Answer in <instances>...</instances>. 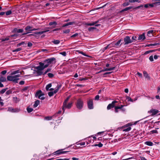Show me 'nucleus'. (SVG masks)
<instances>
[{
	"label": "nucleus",
	"instance_id": "b1692460",
	"mask_svg": "<svg viewBox=\"0 0 160 160\" xmlns=\"http://www.w3.org/2000/svg\"><path fill=\"white\" fill-rule=\"evenodd\" d=\"M133 8L132 6L129 7L127 8H125L122 9L121 11V12H122L124 11H127L131 9L132 8Z\"/></svg>",
	"mask_w": 160,
	"mask_h": 160
},
{
	"label": "nucleus",
	"instance_id": "9b49d317",
	"mask_svg": "<svg viewBox=\"0 0 160 160\" xmlns=\"http://www.w3.org/2000/svg\"><path fill=\"white\" fill-rule=\"evenodd\" d=\"M8 111L12 112H18L20 111V109L18 108H13L12 107H9Z\"/></svg>",
	"mask_w": 160,
	"mask_h": 160
},
{
	"label": "nucleus",
	"instance_id": "393cba45",
	"mask_svg": "<svg viewBox=\"0 0 160 160\" xmlns=\"http://www.w3.org/2000/svg\"><path fill=\"white\" fill-rule=\"evenodd\" d=\"M61 85H58L57 86V88L53 92L55 94L56 93L58 92L59 89L61 88Z\"/></svg>",
	"mask_w": 160,
	"mask_h": 160
},
{
	"label": "nucleus",
	"instance_id": "6e6552de",
	"mask_svg": "<svg viewBox=\"0 0 160 160\" xmlns=\"http://www.w3.org/2000/svg\"><path fill=\"white\" fill-rule=\"evenodd\" d=\"M87 104L88 108L90 109L93 108V102L92 99H89L87 101Z\"/></svg>",
	"mask_w": 160,
	"mask_h": 160
},
{
	"label": "nucleus",
	"instance_id": "dca6fc26",
	"mask_svg": "<svg viewBox=\"0 0 160 160\" xmlns=\"http://www.w3.org/2000/svg\"><path fill=\"white\" fill-rule=\"evenodd\" d=\"M112 44H109L106 47L101 49L100 51V52H103L106 50L108 48H112V46H111Z\"/></svg>",
	"mask_w": 160,
	"mask_h": 160
},
{
	"label": "nucleus",
	"instance_id": "bb28decb",
	"mask_svg": "<svg viewBox=\"0 0 160 160\" xmlns=\"http://www.w3.org/2000/svg\"><path fill=\"white\" fill-rule=\"evenodd\" d=\"M6 81V78L5 77L1 76L0 77V82H4Z\"/></svg>",
	"mask_w": 160,
	"mask_h": 160
},
{
	"label": "nucleus",
	"instance_id": "a211bd4d",
	"mask_svg": "<svg viewBox=\"0 0 160 160\" xmlns=\"http://www.w3.org/2000/svg\"><path fill=\"white\" fill-rule=\"evenodd\" d=\"M131 125L130 123H128L126 124L125 126V127H128L127 128L124 129L123 130V131L124 132H128L130 131L131 130V128L130 127H129V126Z\"/></svg>",
	"mask_w": 160,
	"mask_h": 160
},
{
	"label": "nucleus",
	"instance_id": "6e6d98bb",
	"mask_svg": "<svg viewBox=\"0 0 160 160\" xmlns=\"http://www.w3.org/2000/svg\"><path fill=\"white\" fill-rule=\"evenodd\" d=\"M154 4H155V3H153L148 4L149 7L152 8L154 7Z\"/></svg>",
	"mask_w": 160,
	"mask_h": 160
},
{
	"label": "nucleus",
	"instance_id": "7ed1b4c3",
	"mask_svg": "<svg viewBox=\"0 0 160 160\" xmlns=\"http://www.w3.org/2000/svg\"><path fill=\"white\" fill-rule=\"evenodd\" d=\"M69 99V98H67L64 101L63 103L62 110L63 112H64L65 108H70L72 107V103H69L67 104V102H68Z\"/></svg>",
	"mask_w": 160,
	"mask_h": 160
},
{
	"label": "nucleus",
	"instance_id": "f03ea898",
	"mask_svg": "<svg viewBox=\"0 0 160 160\" xmlns=\"http://www.w3.org/2000/svg\"><path fill=\"white\" fill-rule=\"evenodd\" d=\"M20 74H18L14 76H8L7 77L8 80L11 81L17 82L19 80V77H20Z\"/></svg>",
	"mask_w": 160,
	"mask_h": 160
},
{
	"label": "nucleus",
	"instance_id": "37998d69",
	"mask_svg": "<svg viewBox=\"0 0 160 160\" xmlns=\"http://www.w3.org/2000/svg\"><path fill=\"white\" fill-rule=\"evenodd\" d=\"M130 2H140L139 0H129Z\"/></svg>",
	"mask_w": 160,
	"mask_h": 160
},
{
	"label": "nucleus",
	"instance_id": "4be33fe9",
	"mask_svg": "<svg viewBox=\"0 0 160 160\" xmlns=\"http://www.w3.org/2000/svg\"><path fill=\"white\" fill-rule=\"evenodd\" d=\"M144 144L145 145L149 146H152L153 145V143L150 141H146L144 142Z\"/></svg>",
	"mask_w": 160,
	"mask_h": 160
},
{
	"label": "nucleus",
	"instance_id": "1a4fd4ad",
	"mask_svg": "<svg viewBox=\"0 0 160 160\" xmlns=\"http://www.w3.org/2000/svg\"><path fill=\"white\" fill-rule=\"evenodd\" d=\"M159 112V111L158 110L153 109H152L148 112L151 114V115L152 116L156 115Z\"/></svg>",
	"mask_w": 160,
	"mask_h": 160
},
{
	"label": "nucleus",
	"instance_id": "a19ab883",
	"mask_svg": "<svg viewBox=\"0 0 160 160\" xmlns=\"http://www.w3.org/2000/svg\"><path fill=\"white\" fill-rule=\"evenodd\" d=\"M6 89L7 88L2 89L1 91H0V93L1 94L4 93L6 91Z\"/></svg>",
	"mask_w": 160,
	"mask_h": 160
},
{
	"label": "nucleus",
	"instance_id": "09e8293b",
	"mask_svg": "<svg viewBox=\"0 0 160 160\" xmlns=\"http://www.w3.org/2000/svg\"><path fill=\"white\" fill-rule=\"evenodd\" d=\"M78 33H76L75 34L72 35L71 36V37L72 38H75V37H77V36H78Z\"/></svg>",
	"mask_w": 160,
	"mask_h": 160
},
{
	"label": "nucleus",
	"instance_id": "8fccbe9b",
	"mask_svg": "<svg viewBox=\"0 0 160 160\" xmlns=\"http://www.w3.org/2000/svg\"><path fill=\"white\" fill-rule=\"evenodd\" d=\"M129 2H127L124 3L122 5H123V6L125 7V6H128V5H129Z\"/></svg>",
	"mask_w": 160,
	"mask_h": 160
},
{
	"label": "nucleus",
	"instance_id": "680f3d73",
	"mask_svg": "<svg viewBox=\"0 0 160 160\" xmlns=\"http://www.w3.org/2000/svg\"><path fill=\"white\" fill-rule=\"evenodd\" d=\"M55 160H69V158H58L56 159Z\"/></svg>",
	"mask_w": 160,
	"mask_h": 160
},
{
	"label": "nucleus",
	"instance_id": "e2e57ef3",
	"mask_svg": "<svg viewBox=\"0 0 160 160\" xmlns=\"http://www.w3.org/2000/svg\"><path fill=\"white\" fill-rule=\"evenodd\" d=\"M137 38V37L136 36H133L132 38V40H133V42L134 40H135Z\"/></svg>",
	"mask_w": 160,
	"mask_h": 160
},
{
	"label": "nucleus",
	"instance_id": "58836bf2",
	"mask_svg": "<svg viewBox=\"0 0 160 160\" xmlns=\"http://www.w3.org/2000/svg\"><path fill=\"white\" fill-rule=\"evenodd\" d=\"M28 112L29 113L31 112L33 110V109L31 108H27V109Z\"/></svg>",
	"mask_w": 160,
	"mask_h": 160
},
{
	"label": "nucleus",
	"instance_id": "3c124183",
	"mask_svg": "<svg viewBox=\"0 0 160 160\" xmlns=\"http://www.w3.org/2000/svg\"><path fill=\"white\" fill-rule=\"evenodd\" d=\"M48 76L49 78H50L53 77L54 76L53 75L52 73H48Z\"/></svg>",
	"mask_w": 160,
	"mask_h": 160
},
{
	"label": "nucleus",
	"instance_id": "79ce46f5",
	"mask_svg": "<svg viewBox=\"0 0 160 160\" xmlns=\"http://www.w3.org/2000/svg\"><path fill=\"white\" fill-rule=\"evenodd\" d=\"M103 146V145L102 143H98V144H95L94 146H98L99 147H101L102 146Z\"/></svg>",
	"mask_w": 160,
	"mask_h": 160
},
{
	"label": "nucleus",
	"instance_id": "6ab92c4d",
	"mask_svg": "<svg viewBox=\"0 0 160 160\" xmlns=\"http://www.w3.org/2000/svg\"><path fill=\"white\" fill-rule=\"evenodd\" d=\"M115 68V67L110 68H104V69L103 70H102L101 71L99 72H104L105 71H110L111 70H114V68Z\"/></svg>",
	"mask_w": 160,
	"mask_h": 160
},
{
	"label": "nucleus",
	"instance_id": "72a5a7b5",
	"mask_svg": "<svg viewBox=\"0 0 160 160\" xmlns=\"http://www.w3.org/2000/svg\"><path fill=\"white\" fill-rule=\"evenodd\" d=\"M12 11L11 10H8L5 12L6 15L8 16L10 15L12 13Z\"/></svg>",
	"mask_w": 160,
	"mask_h": 160
},
{
	"label": "nucleus",
	"instance_id": "de8ad7c7",
	"mask_svg": "<svg viewBox=\"0 0 160 160\" xmlns=\"http://www.w3.org/2000/svg\"><path fill=\"white\" fill-rule=\"evenodd\" d=\"M159 43H154L153 44H150L148 45V46H155L158 45H159Z\"/></svg>",
	"mask_w": 160,
	"mask_h": 160
},
{
	"label": "nucleus",
	"instance_id": "2f4dec72",
	"mask_svg": "<svg viewBox=\"0 0 160 160\" xmlns=\"http://www.w3.org/2000/svg\"><path fill=\"white\" fill-rule=\"evenodd\" d=\"M78 52H79V53L82 54V55H83L84 56H86V57H91L90 56L88 55L87 54H86L84 53L83 52H82V51H78Z\"/></svg>",
	"mask_w": 160,
	"mask_h": 160
},
{
	"label": "nucleus",
	"instance_id": "ddd939ff",
	"mask_svg": "<svg viewBox=\"0 0 160 160\" xmlns=\"http://www.w3.org/2000/svg\"><path fill=\"white\" fill-rule=\"evenodd\" d=\"M67 152H68V151H62L61 150H58L57 151H56L54 153H53L54 155L57 154V155H60L61 154H64L65 153Z\"/></svg>",
	"mask_w": 160,
	"mask_h": 160
},
{
	"label": "nucleus",
	"instance_id": "603ef678",
	"mask_svg": "<svg viewBox=\"0 0 160 160\" xmlns=\"http://www.w3.org/2000/svg\"><path fill=\"white\" fill-rule=\"evenodd\" d=\"M12 93V91L10 90H9L7 91L6 92V94L8 95Z\"/></svg>",
	"mask_w": 160,
	"mask_h": 160
},
{
	"label": "nucleus",
	"instance_id": "f257e3e1",
	"mask_svg": "<svg viewBox=\"0 0 160 160\" xmlns=\"http://www.w3.org/2000/svg\"><path fill=\"white\" fill-rule=\"evenodd\" d=\"M39 66L36 67L35 68V69L36 70V72L38 75L39 76L43 74V72L42 71L44 68L48 67V64H45L44 63L42 62H39Z\"/></svg>",
	"mask_w": 160,
	"mask_h": 160
},
{
	"label": "nucleus",
	"instance_id": "f8f14e48",
	"mask_svg": "<svg viewBox=\"0 0 160 160\" xmlns=\"http://www.w3.org/2000/svg\"><path fill=\"white\" fill-rule=\"evenodd\" d=\"M117 102V101H112L111 103H110L108 105L107 107V109L108 110H109L111 108L115 107L114 106L115 105V104Z\"/></svg>",
	"mask_w": 160,
	"mask_h": 160
},
{
	"label": "nucleus",
	"instance_id": "13d9d810",
	"mask_svg": "<svg viewBox=\"0 0 160 160\" xmlns=\"http://www.w3.org/2000/svg\"><path fill=\"white\" fill-rule=\"evenodd\" d=\"M149 59L151 62L153 61V57L152 55H151L150 56L149 58Z\"/></svg>",
	"mask_w": 160,
	"mask_h": 160
},
{
	"label": "nucleus",
	"instance_id": "bf43d9fd",
	"mask_svg": "<svg viewBox=\"0 0 160 160\" xmlns=\"http://www.w3.org/2000/svg\"><path fill=\"white\" fill-rule=\"evenodd\" d=\"M99 96L98 95H96L95 98V100H99Z\"/></svg>",
	"mask_w": 160,
	"mask_h": 160
},
{
	"label": "nucleus",
	"instance_id": "20e7f679",
	"mask_svg": "<svg viewBox=\"0 0 160 160\" xmlns=\"http://www.w3.org/2000/svg\"><path fill=\"white\" fill-rule=\"evenodd\" d=\"M44 94L42 93L41 90L37 91L35 94V96L38 98L39 99L43 100L45 99V97L43 96Z\"/></svg>",
	"mask_w": 160,
	"mask_h": 160
},
{
	"label": "nucleus",
	"instance_id": "cd10ccee",
	"mask_svg": "<svg viewBox=\"0 0 160 160\" xmlns=\"http://www.w3.org/2000/svg\"><path fill=\"white\" fill-rule=\"evenodd\" d=\"M53 118V117L52 116H47L44 118V120H50Z\"/></svg>",
	"mask_w": 160,
	"mask_h": 160
},
{
	"label": "nucleus",
	"instance_id": "5701e85b",
	"mask_svg": "<svg viewBox=\"0 0 160 160\" xmlns=\"http://www.w3.org/2000/svg\"><path fill=\"white\" fill-rule=\"evenodd\" d=\"M14 31L17 33H21L23 31V29H17L15 28L14 29Z\"/></svg>",
	"mask_w": 160,
	"mask_h": 160
},
{
	"label": "nucleus",
	"instance_id": "c85d7f7f",
	"mask_svg": "<svg viewBox=\"0 0 160 160\" xmlns=\"http://www.w3.org/2000/svg\"><path fill=\"white\" fill-rule=\"evenodd\" d=\"M52 42L55 44H58L60 42V41L58 40H54Z\"/></svg>",
	"mask_w": 160,
	"mask_h": 160
},
{
	"label": "nucleus",
	"instance_id": "4d7b16f0",
	"mask_svg": "<svg viewBox=\"0 0 160 160\" xmlns=\"http://www.w3.org/2000/svg\"><path fill=\"white\" fill-rule=\"evenodd\" d=\"M51 69H50L48 68V69L47 70H46L45 72L43 73V75H45L48 72L50 71Z\"/></svg>",
	"mask_w": 160,
	"mask_h": 160
},
{
	"label": "nucleus",
	"instance_id": "423d86ee",
	"mask_svg": "<svg viewBox=\"0 0 160 160\" xmlns=\"http://www.w3.org/2000/svg\"><path fill=\"white\" fill-rule=\"evenodd\" d=\"M55 60V58H51L45 60L43 63H44L45 64H48V66L50 64L52 63V62Z\"/></svg>",
	"mask_w": 160,
	"mask_h": 160
},
{
	"label": "nucleus",
	"instance_id": "a878e982",
	"mask_svg": "<svg viewBox=\"0 0 160 160\" xmlns=\"http://www.w3.org/2000/svg\"><path fill=\"white\" fill-rule=\"evenodd\" d=\"M39 103V101L38 100H37L34 103L33 105V107L34 108L37 107Z\"/></svg>",
	"mask_w": 160,
	"mask_h": 160
},
{
	"label": "nucleus",
	"instance_id": "a18cd8bd",
	"mask_svg": "<svg viewBox=\"0 0 160 160\" xmlns=\"http://www.w3.org/2000/svg\"><path fill=\"white\" fill-rule=\"evenodd\" d=\"M96 29V28L94 27H90L89 28H88V30L89 31H92V30H93L94 29Z\"/></svg>",
	"mask_w": 160,
	"mask_h": 160
},
{
	"label": "nucleus",
	"instance_id": "5fc2aeb1",
	"mask_svg": "<svg viewBox=\"0 0 160 160\" xmlns=\"http://www.w3.org/2000/svg\"><path fill=\"white\" fill-rule=\"evenodd\" d=\"M153 51H152V50H149V51H146L145 53H144V54L145 55H146V54H148L149 53H150V52H152Z\"/></svg>",
	"mask_w": 160,
	"mask_h": 160
},
{
	"label": "nucleus",
	"instance_id": "7c9ffc66",
	"mask_svg": "<svg viewBox=\"0 0 160 160\" xmlns=\"http://www.w3.org/2000/svg\"><path fill=\"white\" fill-rule=\"evenodd\" d=\"M52 87V84L51 83H49L48 84L46 87V89L47 91H48L49 90V88H51Z\"/></svg>",
	"mask_w": 160,
	"mask_h": 160
},
{
	"label": "nucleus",
	"instance_id": "4468645a",
	"mask_svg": "<svg viewBox=\"0 0 160 160\" xmlns=\"http://www.w3.org/2000/svg\"><path fill=\"white\" fill-rule=\"evenodd\" d=\"M145 39V37L144 33H142V34L139 35L138 38V40H140L141 41H143Z\"/></svg>",
	"mask_w": 160,
	"mask_h": 160
},
{
	"label": "nucleus",
	"instance_id": "c9c22d12",
	"mask_svg": "<svg viewBox=\"0 0 160 160\" xmlns=\"http://www.w3.org/2000/svg\"><path fill=\"white\" fill-rule=\"evenodd\" d=\"M22 48H19L13 50V52H18L22 50Z\"/></svg>",
	"mask_w": 160,
	"mask_h": 160
},
{
	"label": "nucleus",
	"instance_id": "338daca9",
	"mask_svg": "<svg viewBox=\"0 0 160 160\" xmlns=\"http://www.w3.org/2000/svg\"><path fill=\"white\" fill-rule=\"evenodd\" d=\"M24 81H21L19 83V84L21 85H23L24 84Z\"/></svg>",
	"mask_w": 160,
	"mask_h": 160
},
{
	"label": "nucleus",
	"instance_id": "864d4df0",
	"mask_svg": "<svg viewBox=\"0 0 160 160\" xmlns=\"http://www.w3.org/2000/svg\"><path fill=\"white\" fill-rule=\"evenodd\" d=\"M60 53V54L63 55V56H66L67 54L66 52H61Z\"/></svg>",
	"mask_w": 160,
	"mask_h": 160
},
{
	"label": "nucleus",
	"instance_id": "2eb2a0df",
	"mask_svg": "<svg viewBox=\"0 0 160 160\" xmlns=\"http://www.w3.org/2000/svg\"><path fill=\"white\" fill-rule=\"evenodd\" d=\"M121 40H118L116 43H111L110 44H112L111 45V46H112V47H114L115 48L117 47V46H119L121 42Z\"/></svg>",
	"mask_w": 160,
	"mask_h": 160
},
{
	"label": "nucleus",
	"instance_id": "69168bd1",
	"mask_svg": "<svg viewBox=\"0 0 160 160\" xmlns=\"http://www.w3.org/2000/svg\"><path fill=\"white\" fill-rule=\"evenodd\" d=\"M32 44V43L30 42H28V46L29 47H31Z\"/></svg>",
	"mask_w": 160,
	"mask_h": 160
},
{
	"label": "nucleus",
	"instance_id": "e433bc0d",
	"mask_svg": "<svg viewBox=\"0 0 160 160\" xmlns=\"http://www.w3.org/2000/svg\"><path fill=\"white\" fill-rule=\"evenodd\" d=\"M158 133V131L156 130H152L150 131L151 134H152L153 133Z\"/></svg>",
	"mask_w": 160,
	"mask_h": 160
},
{
	"label": "nucleus",
	"instance_id": "ea45409f",
	"mask_svg": "<svg viewBox=\"0 0 160 160\" xmlns=\"http://www.w3.org/2000/svg\"><path fill=\"white\" fill-rule=\"evenodd\" d=\"M124 105H121L120 106H115V108H116V109H122V108L124 106Z\"/></svg>",
	"mask_w": 160,
	"mask_h": 160
},
{
	"label": "nucleus",
	"instance_id": "c756f323",
	"mask_svg": "<svg viewBox=\"0 0 160 160\" xmlns=\"http://www.w3.org/2000/svg\"><path fill=\"white\" fill-rule=\"evenodd\" d=\"M19 73H20L21 74L22 73L21 72H20L19 70H18L14 71L13 72L11 73V74L12 75H14V74H16Z\"/></svg>",
	"mask_w": 160,
	"mask_h": 160
},
{
	"label": "nucleus",
	"instance_id": "39448f33",
	"mask_svg": "<svg viewBox=\"0 0 160 160\" xmlns=\"http://www.w3.org/2000/svg\"><path fill=\"white\" fill-rule=\"evenodd\" d=\"M83 104V101L81 99H79L77 100L76 106L78 109H81L82 108Z\"/></svg>",
	"mask_w": 160,
	"mask_h": 160
},
{
	"label": "nucleus",
	"instance_id": "774afa93",
	"mask_svg": "<svg viewBox=\"0 0 160 160\" xmlns=\"http://www.w3.org/2000/svg\"><path fill=\"white\" fill-rule=\"evenodd\" d=\"M137 75H138L140 77H142V74L140 73H139V72H138L137 73Z\"/></svg>",
	"mask_w": 160,
	"mask_h": 160
},
{
	"label": "nucleus",
	"instance_id": "0eeeda50",
	"mask_svg": "<svg viewBox=\"0 0 160 160\" xmlns=\"http://www.w3.org/2000/svg\"><path fill=\"white\" fill-rule=\"evenodd\" d=\"M124 44L125 45L131 43L133 42V40H132L129 36H127L124 38Z\"/></svg>",
	"mask_w": 160,
	"mask_h": 160
},
{
	"label": "nucleus",
	"instance_id": "473e14b6",
	"mask_svg": "<svg viewBox=\"0 0 160 160\" xmlns=\"http://www.w3.org/2000/svg\"><path fill=\"white\" fill-rule=\"evenodd\" d=\"M153 32V31L152 30L149 31L148 32V35L149 36H151Z\"/></svg>",
	"mask_w": 160,
	"mask_h": 160
},
{
	"label": "nucleus",
	"instance_id": "052dcab7",
	"mask_svg": "<svg viewBox=\"0 0 160 160\" xmlns=\"http://www.w3.org/2000/svg\"><path fill=\"white\" fill-rule=\"evenodd\" d=\"M143 7V5H140L139 6H138L135 8H134L138 9H139L141 8H142Z\"/></svg>",
	"mask_w": 160,
	"mask_h": 160
},
{
	"label": "nucleus",
	"instance_id": "412c9836",
	"mask_svg": "<svg viewBox=\"0 0 160 160\" xmlns=\"http://www.w3.org/2000/svg\"><path fill=\"white\" fill-rule=\"evenodd\" d=\"M143 75L144 77L146 78H147L148 80H150V77L148 75V74L147 73V72L146 71H144L143 72Z\"/></svg>",
	"mask_w": 160,
	"mask_h": 160
},
{
	"label": "nucleus",
	"instance_id": "c03bdc74",
	"mask_svg": "<svg viewBox=\"0 0 160 160\" xmlns=\"http://www.w3.org/2000/svg\"><path fill=\"white\" fill-rule=\"evenodd\" d=\"M54 93L53 92H48V94L49 96L51 97L53 95Z\"/></svg>",
	"mask_w": 160,
	"mask_h": 160
},
{
	"label": "nucleus",
	"instance_id": "4c0bfd02",
	"mask_svg": "<svg viewBox=\"0 0 160 160\" xmlns=\"http://www.w3.org/2000/svg\"><path fill=\"white\" fill-rule=\"evenodd\" d=\"M57 22L54 21V22H50L49 23V25L50 26H52L53 25H57Z\"/></svg>",
	"mask_w": 160,
	"mask_h": 160
},
{
	"label": "nucleus",
	"instance_id": "49530a36",
	"mask_svg": "<svg viewBox=\"0 0 160 160\" xmlns=\"http://www.w3.org/2000/svg\"><path fill=\"white\" fill-rule=\"evenodd\" d=\"M70 32V30L69 29H67V30H63V32L65 33H68Z\"/></svg>",
	"mask_w": 160,
	"mask_h": 160
},
{
	"label": "nucleus",
	"instance_id": "0e129e2a",
	"mask_svg": "<svg viewBox=\"0 0 160 160\" xmlns=\"http://www.w3.org/2000/svg\"><path fill=\"white\" fill-rule=\"evenodd\" d=\"M7 73V71L6 70H4L2 71L1 73L2 75H4Z\"/></svg>",
	"mask_w": 160,
	"mask_h": 160
},
{
	"label": "nucleus",
	"instance_id": "9d476101",
	"mask_svg": "<svg viewBox=\"0 0 160 160\" xmlns=\"http://www.w3.org/2000/svg\"><path fill=\"white\" fill-rule=\"evenodd\" d=\"M49 31V30H46L43 31L41 32H37L34 33L33 34H31L29 35V36H34L35 37L36 36V35H41L42 34L44 33L45 32H48Z\"/></svg>",
	"mask_w": 160,
	"mask_h": 160
},
{
	"label": "nucleus",
	"instance_id": "f704fd0d",
	"mask_svg": "<svg viewBox=\"0 0 160 160\" xmlns=\"http://www.w3.org/2000/svg\"><path fill=\"white\" fill-rule=\"evenodd\" d=\"M126 99L128 100V101H131L133 102V100L130 97L128 96H127L126 97Z\"/></svg>",
	"mask_w": 160,
	"mask_h": 160
},
{
	"label": "nucleus",
	"instance_id": "f3484780",
	"mask_svg": "<svg viewBox=\"0 0 160 160\" xmlns=\"http://www.w3.org/2000/svg\"><path fill=\"white\" fill-rule=\"evenodd\" d=\"M98 21H95V22H92L88 23L87 24V25L88 26H93V25H95V26L98 27V26H100V25L99 24H96L97 23H98Z\"/></svg>",
	"mask_w": 160,
	"mask_h": 160
},
{
	"label": "nucleus",
	"instance_id": "aec40b11",
	"mask_svg": "<svg viewBox=\"0 0 160 160\" xmlns=\"http://www.w3.org/2000/svg\"><path fill=\"white\" fill-rule=\"evenodd\" d=\"M25 30L27 32H30L34 30L32 27L30 26H28L25 28Z\"/></svg>",
	"mask_w": 160,
	"mask_h": 160
}]
</instances>
